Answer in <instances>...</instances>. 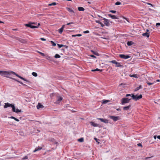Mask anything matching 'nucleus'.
Returning a JSON list of instances; mask_svg holds the SVG:
<instances>
[{"label": "nucleus", "mask_w": 160, "mask_h": 160, "mask_svg": "<svg viewBox=\"0 0 160 160\" xmlns=\"http://www.w3.org/2000/svg\"><path fill=\"white\" fill-rule=\"evenodd\" d=\"M11 74H13L15 75H16L17 77H18L20 78L23 80L27 82H29V81L27 80L24 78H23L20 76L18 74L16 73L15 72L13 71H11V72H8V71H1V75L7 78H8L11 79L10 77L8 76L10 75Z\"/></svg>", "instance_id": "obj_1"}, {"label": "nucleus", "mask_w": 160, "mask_h": 160, "mask_svg": "<svg viewBox=\"0 0 160 160\" xmlns=\"http://www.w3.org/2000/svg\"><path fill=\"white\" fill-rule=\"evenodd\" d=\"M131 99V98H123L121 100L120 104L121 105H124L125 103H128L129 102V101Z\"/></svg>", "instance_id": "obj_2"}, {"label": "nucleus", "mask_w": 160, "mask_h": 160, "mask_svg": "<svg viewBox=\"0 0 160 160\" xmlns=\"http://www.w3.org/2000/svg\"><path fill=\"white\" fill-rule=\"evenodd\" d=\"M98 16L99 17H101L102 18L100 20V21H102V20H104L103 22L105 25L108 27L110 25V24L109 23L110 21L109 20L105 18H103L99 15H98Z\"/></svg>", "instance_id": "obj_3"}, {"label": "nucleus", "mask_w": 160, "mask_h": 160, "mask_svg": "<svg viewBox=\"0 0 160 160\" xmlns=\"http://www.w3.org/2000/svg\"><path fill=\"white\" fill-rule=\"evenodd\" d=\"M131 97L132 99L135 101H137L139 100V99L142 98V95L140 94L139 96H137V95H135L133 94H132Z\"/></svg>", "instance_id": "obj_4"}, {"label": "nucleus", "mask_w": 160, "mask_h": 160, "mask_svg": "<svg viewBox=\"0 0 160 160\" xmlns=\"http://www.w3.org/2000/svg\"><path fill=\"white\" fill-rule=\"evenodd\" d=\"M109 62L115 64L116 67H123V66L120 63L114 60L110 61Z\"/></svg>", "instance_id": "obj_5"}, {"label": "nucleus", "mask_w": 160, "mask_h": 160, "mask_svg": "<svg viewBox=\"0 0 160 160\" xmlns=\"http://www.w3.org/2000/svg\"><path fill=\"white\" fill-rule=\"evenodd\" d=\"M62 99L63 98L62 97L59 96H57V100L54 103L56 104H59L61 101L62 100Z\"/></svg>", "instance_id": "obj_6"}, {"label": "nucleus", "mask_w": 160, "mask_h": 160, "mask_svg": "<svg viewBox=\"0 0 160 160\" xmlns=\"http://www.w3.org/2000/svg\"><path fill=\"white\" fill-rule=\"evenodd\" d=\"M66 9L71 13L72 16H75V12L72 9V8L68 7H67L66 8Z\"/></svg>", "instance_id": "obj_7"}, {"label": "nucleus", "mask_w": 160, "mask_h": 160, "mask_svg": "<svg viewBox=\"0 0 160 160\" xmlns=\"http://www.w3.org/2000/svg\"><path fill=\"white\" fill-rule=\"evenodd\" d=\"M119 56L121 58L125 59H127L131 57V56L128 55H125L124 54H120Z\"/></svg>", "instance_id": "obj_8"}, {"label": "nucleus", "mask_w": 160, "mask_h": 160, "mask_svg": "<svg viewBox=\"0 0 160 160\" xmlns=\"http://www.w3.org/2000/svg\"><path fill=\"white\" fill-rule=\"evenodd\" d=\"M109 118L112 119L113 121L116 122L118 120V117L114 116H110Z\"/></svg>", "instance_id": "obj_9"}, {"label": "nucleus", "mask_w": 160, "mask_h": 160, "mask_svg": "<svg viewBox=\"0 0 160 160\" xmlns=\"http://www.w3.org/2000/svg\"><path fill=\"white\" fill-rule=\"evenodd\" d=\"M97 119L98 120H99L101 122H104L105 123H108V120L104 118H97Z\"/></svg>", "instance_id": "obj_10"}, {"label": "nucleus", "mask_w": 160, "mask_h": 160, "mask_svg": "<svg viewBox=\"0 0 160 160\" xmlns=\"http://www.w3.org/2000/svg\"><path fill=\"white\" fill-rule=\"evenodd\" d=\"M12 104L9 103L8 102L5 103V105L4 106V108H6L8 107H11Z\"/></svg>", "instance_id": "obj_11"}, {"label": "nucleus", "mask_w": 160, "mask_h": 160, "mask_svg": "<svg viewBox=\"0 0 160 160\" xmlns=\"http://www.w3.org/2000/svg\"><path fill=\"white\" fill-rule=\"evenodd\" d=\"M89 123L91 126H92L94 127H99V124L93 122H89Z\"/></svg>", "instance_id": "obj_12"}, {"label": "nucleus", "mask_w": 160, "mask_h": 160, "mask_svg": "<svg viewBox=\"0 0 160 160\" xmlns=\"http://www.w3.org/2000/svg\"><path fill=\"white\" fill-rule=\"evenodd\" d=\"M131 107V105H129L128 106H125V107H123V109L124 111H128L129 109Z\"/></svg>", "instance_id": "obj_13"}, {"label": "nucleus", "mask_w": 160, "mask_h": 160, "mask_svg": "<svg viewBox=\"0 0 160 160\" xmlns=\"http://www.w3.org/2000/svg\"><path fill=\"white\" fill-rule=\"evenodd\" d=\"M108 16L110 17L112 19H118V17L114 15H112L110 14H108Z\"/></svg>", "instance_id": "obj_14"}, {"label": "nucleus", "mask_w": 160, "mask_h": 160, "mask_svg": "<svg viewBox=\"0 0 160 160\" xmlns=\"http://www.w3.org/2000/svg\"><path fill=\"white\" fill-rule=\"evenodd\" d=\"M142 35L143 37H146L147 38H149L150 36L149 32H146L142 34Z\"/></svg>", "instance_id": "obj_15"}, {"label": "nucleus", "mask_w": 160, "mask_h": 160, "mask_svg": "<svg viewBox=\"0 0 160 160\" xmlns=\"http://www.w3.org/2000/svg\"><path fill=\"white\" fill-rule=\"evenodd\" d=\"M44 106L39 103H38V105L37 106V108L38 109L40 108H42Z\"/></svg>", "instance_id": "obj_16"}, {"label": "nucleus", "mask_w": 160, "mask_h": 160, "mask_svg": "<svg viewBox=\"0 0 160 160\" xmlns=\"http://www.w3.org/2000/svg\"><path fill=\"white\" fill-rule=\"evenodd\" d=\"M42 149V148L38 147H37L35 148V150L33 151V152H35L37 151H39L41 150Z\"/></svg>", "instance_id": "obj_17"}, {"label": "nucleus", "mask_w": 160, "mask_h": 160, "mask_svg": "<svg viewBox=\"0 0 160 160\" xmlns=\"http://www.w3.org/2000/svg\"><path fill=\"white\" fill-rule=\"evenodd\" d=\"M134 44V43L132 41H128L127 43V45L128 46H131Z\"/></svg>", "instance_id": "obj_18"}, {"label": "nucleus", "mask_w": 160, "mask_h": 160, "mask_svg": "<svg viewBox=\"0 0 160 160\" xmlns=\"http://www.w3.org/2000/svg\"><path fill=\"white\" fill-rule=\"evenodd\" d=\"M38 26H33V25H32L31 24V26H30V28H38V26L39 25H40V23H38Z\"/></svg>", "instance_id": "obj_19"}, {"label": "nucleus", "mask_w": 160, "mask_h": 160, "mask_svg": "<svg viewBox=\"0 0 160 160\" xmlns=\"http://www.w3.org/2000/svg\"><path fill=\"white\" fill-rule=\"evenodd\" d=\"M59 48H61L62 47H65L66 48H68V47L66 45H64L63 44H57Z\"/></svg>", "instance_id": "obj_20"}, {"label": "nucleus", "mask_w": 160, "mask_h": 160, "mask_svg": "<svg viewBox=\"0 0 160 160\" xmlns=\"http://www.w3.org/2000/svg\"><path fill=\"white\" fill-rule=\"evenodd\" d=\"M49 140L52 142H53V143L55 144H58V142L55 141L54 139L53 138H51V139H50Z\"/></svg>", "instance_id": "obj_21"}, {"label": "nucleus", "mask_w": 160, "mask_h": 160, "mask_svg": "<svg viewBox=\"0 0 160 160\" xmlns=\"http://www.w3.org/2000/svg\"><path fill=\"white\" fill-rule=\"evenodd\" d=\"M78 11H84V10H85V9L84 8L82 7H78Z\"/></svg>", "instance_id": "obj_22"}, {"label": "nucleus", "mask_w": 160, "mask_h": 160, "mask_svg": "<svg viewBox=\"0 0 160 160\" xmlns=\"http://www.w3.org/2000/svg\"><path fill=\"white\" fill-rule=\"evenodd\" d=\"M142 88L141 85H139V87H137L135 89L134 91L135 92H136L138 90H139L140 88Z\"/></svg>", "instance_id": "obj_23"}, {"label": "nucleus", "mask_w": 160, "mask_h": 160, "mask_svg": "<svg viewBox=\"0 0 160 160\" xmlns=\"http://www.w3.org/2000/svg\"><path fill=\"white\" fill-rule=\"evenodd\" d=\"M9 118L14 119V120H15V121H16L18 122L19 121V120L18 119L15 118V117H14L13 116H12L10 117H9Z\"/></svg>", "instance_id": "obj_24"}, {"label": "nucleus", "mask_w": 160, "mask_h": 160, "mask_svg": "<svg viewBox=\"0 0 160 160\" xmlns=\"http://www.w3.org/2000/svg\"><path fill=\"white\" fill-rule=\"evenodd\" d=\"M34 24L33 22H29L28 24H25V26L28 27L30 28L31 24Z\"/></svg>", "instance_id": "obj_25"}, {"label": "nucleus", "mask_w": 160, "mask_h": 160, "mask_svg": "<svg viewBox=\"0 0 160 160\" xmlns=\"http://www.w3.org/2000/svg\"><path fill=\"white\" fill-rule=\"evenodd\" d=\"M44 57H45V58L46 59H47V60H51V59L52 58L51 57L49 56H48V55H45V56Z\"/></svg>", "instance_id": "obj_26"}, {"label": "nucleus", "mask_w": 160, "mask_h": 160, "mask_svg": "<svg viewBox=\"0 0 160 160\" xmlns=\"http://www.w3.org/2000/svg\"><path fill=\"white\" fill-rule=\"evenodd\" d=\"M91 52L94 55H95L97 56H99V54L98 53L96 52H95L93 50H91Z\"/></svg>", "instance_id": "obj_27"}, {"label": "nucleus", "mask_w": 160, "mask_h": 160, "mask_svg": "<svg viewBox=\"0 0 160 160\" xmlns=\"http://www.w3.org/2000/svg\"><path fill=\"white\" fill-rule=\"evenodd\" d=\"M11 108H12V111L13 112H16V108L15 107L14 104H12V106L11 107Z\"/></svg>", "instance_id": "obj_28"}, {"label": "nucleus", "mask_w": 160, "mask_h": 160, "mask_svg": "<svg viewBox=\"0 0 160 160\" xmlns=\"http://www.w3.org/2000/svg\"><path fill=\"white\" fill-rule=\"evenodd\" d=\"M91 71L92 72H95V71H99L101 72L102 71V70H100L98 68H96L95 69H92L91 70Z\"/></svg>", "instance_id": "obj_29"}, {"label": "nucleus", "mask_w": 160, "mask_h": 160, "mask_svg": "<svg viewBox=\"0 0 160 160\" xmlns=\"http://www.w3.org/2000/svg\"><path fill=\"white\" fill-rule=\"evenodd\" d=\"M55 58H59L61 57L58 54H56L54 56Z\"/></svg>", "instance_id": "obj_30"}, {"label": "nucleus", "mask_w": 160, "mask_h": 160, "mask_svg": "<svg viewBox=\"0 0 160 160\" xmlns=\"http://www.w3.org/2000/svg\"><path fill=\"white\" fill-rule=\"evenodd\" d=\"M82 36V34H78L76 35H72V37H80Z\"/></svg>", "instance_id": "obj_31"}, {"label": "nucleus", "mask_w": 160, "mask_h": 160, "mask_svg": "<svg viewBox=\"0 0 160 160\" xmlns=\"http://www.w3.org/2000/svg\"><path fill=\"white\" fill-rule=\"evenodd\" d=\"M63 29L62 28H60L59 29H58V32L60 34L62 33Z\"/></svg>", "instance_id": "obj_32"}, {"label": "nucleus", "mask_w": 160, "mask_h": 160, "mask_svg": "<svg viewBox=\"0 0 160 160\" xmlns=\"http://www.w3.org/2000/svg\"><path fill=\"white\" fill-rule=\"evenodd\" d=\"M129 76L131 77H133L135 78H138V77L136 74H133L132 75H130Z\"/></svg>", "instance_id": "obj_33"}, {"label": "nucleus", "mask_w": 160, "mask_h": 160, "mask_svg": "<svg viewBox=\"0 0 160 160\" xmlns=\"http://www.w3.org/2000/svg\"><path fill=\"white\" fill-rule=\"evenodd\" d=\"M78 141L80 142H82L84 141V139L83 138H82L79 139L78 140Z\"/></svg>", "instance_id": "obj_34"}, {"label": "nucleus", "mask_w": 160, "mask_h": 160, "mask_svg": "<svg viewBox=\"0 0 160 160\" xmlns=\"http://www.w3.org/2000/svg\"><path fill=\"white\" fill-rule=\"evenodd\" d=\"M56 5V3L55 2H53L49 4H48V6H55Z\"/></svg>", "instance_id": "obj_35"}, {"label": "nucleus", "mask_w": 160, "mask_h": 160, "mask_svg": "<svg viewBox=\"0 0 160 160\" xmlns=\"http://www.w3.org/2000/svg\"><path fill=\"white\" fill-rule=\"evenodd\" d=\"M32 75L34 76V77H37V73L35 72H33L32 73Z\"/></svg>", "instance_id": "obj_36"}, {"label": "nucleus", "mask_w": 160, "mask_h": 160, "mask_svg": "<svg viewBox=\"0 0 160 160\" xmlns=\"http://www.w3.org/2000/svg\"><path fill=\"white\" fill-rule=\"evenodd\" d=\"M22 112L21 110H19V109H17L16 110V112H16L17 113H18L19 112Z\"/></svg>", "instance_id": "obj_37"}, {"label": "nucleus", "mask_w": 160, "mask_h": 160, "mask_svg": "<svg viewBox=\"0 0 160 160\" xmlns=\"http://www.w3.org/2000/svg\"><path fill=\"white\" fill-rule=\"evenodd\" d=\"M50 42L51 43V44H52V46H56V44L53 41H50Z\"/></svg>", "instance_id": "obj_38"}, {"label": "nucleus", "mask_w": 160, "mask_h": 160, "mask_svg": "<svg viewBox=\"0 0 160 160\" xmlns=\"http://www.w3.org/2000/svg\"><path fill=\"white\" fill-rule=\"evenodd\" d=\"M38 52L41 55H42L43 56H45V54L43 53H42L41 52H40L39 51H38Z\"/></svg>", "instance_id": "obj_39"}, {"label": "nucleus", "mask_w": 160, "mask_h": 160, "mask_svg": "<svg viewBox=\"0 0 160 160\" xmlns=\"http://www.w3.org/2000/svg\"><path fill=\"white\" fill-rule=\"evenodd\" d=\"M121 3L119 2H117L115 3V5H121Z\"/></svg>", "instance_id": "obj_40"}, {"label": "nucleus", "mask_w": 160, "mask_h": 160, "mask_svg": "<svg viewBox=\"0 0 160 160\" xmlns=\"http://www.w3.org/2000/svg\"><path fill=\"white\" fill-rule=\"evenodd\" d=\"M11 79H13L18 82H19L20 83V81H19L18 80H17L16 79H15V78H11Z\"/></svg>", "instance_id": "obj_41"}, {"label": "nucleus", "mask_w": 160, "mask_h": 160, "mask_svg": "<svg viewBox=\"0 0 160 160\" xmlns=\"http://www.w3.org/2000/svg\"><path fill=\"white\" fill-rule=\"evenodd\" d=\"M108 101V100H104L103 101L102 103L103 104H105L107 103Z\"/></svg>", "instance_id": "obj_42"}, {"label": "nucleus", "mask_w": 160, "mask_h": 160, "mask_svg": "<svg viewBox=\"0 0 160 160\" xmlns=\"http://www.w3.org/2000/svg\"><path fill=\"white\" fill-rule=\"evenodd\" d=\"M110 12H112L113 13H115L116 12V11L111 10L110 11Z\"/></svg>", "instance_id": "obj_43"}, {"label": "nucleus", "mask_w": 160, "mask_h": 160, "mask_svg": "<svg viewBox=\"0 0 160 160\" xmlns=\"http://www.w3.org/2000/svg\"><path fill=\"white\" fill-rule=\"evenodd\" d=\"M144 3H145L146 4H148V5H150V6H151L152 7H153V5L152 4L150 3H149V2H144Z\"/></svg>", "instance_id": "obj_44"}, {"label": "nucleus", "mask_w": 160, "mask_h": 160, "mask_svg": "<svg viewBox=\"0 0 160 160\" xmlns=\"http://www.w3.org/2000/svg\"><path fill=\"white\" fill-rule=\"evenodd\" d=\"M95 22L96 23H98L99 24H100V23H101V22H100V21H99V20H96L95 21Z\"/></svg>", "instance_id": "obj_45"}, {"label": "nucleus", "mask_w": 160, "mask_h": 160, "mask_svg": "<svg viewBox=\"0 0 160 160\" xmlns=\"http://www.w3.org/2000/svg\"><path fill=\"white\" fill-rule=\"evenodd\" d=\"M83 33H89V31L88 30H87L83 32Z\"/></svg>", "instance_id": "obj_46"}, {"label": "nucleus", "mask_w": 160, "mask_h": 160, "mask_svg": "<svg viewBox=\"0 0 160 160\" xmlns=\"http://www.w3.org/2000/svg\"><path fill=\"white\" fill-rule=\"evenodd\" d=\"M147 84L148 85H152L153 83H151V82H147Z\"/></svg>", "instance_id": "obj_47"}, {"label": "nucleus", "mask_w": 160, "mask_h": 160, "mask_svg": "<svg viewBox=\"0 0 160 160\" xmlns=\"http://www.w3.org/2000/svg\"><path fill=\"white\" fill-rule=\"evenodd\" d=\"M131 96H132V94H127L125 95V96L126 97H129V96L131 97Z\"/></svg>", "instance_id": "obj_48"}, {"label": "nucleus", "mask_w": 160, "mask_h": 160, "mask_svg": "<svg viewBox=\"0 0 160 160\" xmlns=\"http://www.w3.org/2000/svg\"><path fill=\"white\" fill-rule=\"evenodd\" d=\"M156 26L157 27H158L159 26H160V23H157Z\"/></svg>", "instance_id": "obj_49"}, {"label": "nucleus", "mask_w": 160, "mask_h": 160, "mask_svg": "<svg viewBox=\"0 0 160 160\" xmlns=\"http://www.w3.org/2000/svg\"><path fill=\"white\" fill-rule=\"evenodd\" d=\"M28 158V157L27 156H25L22 159H23L24 160V159H27Z\"/></svg>", "instance_id": "obj_50"}, {"label": "nucleus", "mask_w": 160, "mask_h": 160, "mask_svg": "<svg viewBox=\"0 0 160 160\" xmlns=\"http://www.w3.org/2000/svg\"><path fill=\"white\" fill-rule=\"evenodd\" d=\"M90 56L93 58H96V57L93 55H91Z\"/></svg>", "instance_id": "obj_51"}, {"label": "nucleus", "mask_w": 160, "mask_h": 160, "mask_svg": "<svg viewBox=\"0 0 160 160\" xmlns=\"http://www.w3.org/2000/svg\"><path fill=\"white\" fill-rule=\"evenodd\" d=\"M40 40L43 41H45L46 40V39L43 38H40Z\"/></svg>", "instance_id": "obj_52"}, {"label": "nucleus", "mask_w": 160, "mask_h": 160, "mask_svg": "<svg viewBox=\"0 0 160 160\" xmlns=\"http://www.w3.org/2000/svg\"><path fill=\"white\" fill-rule=\"evenodd\" d=\"M74 22H69V23H67V25H70V24H74Z\"/></svg>", "instance_id": "obj_53"}, {"label": "nucleus", "mask_w": 160, "mask_h": 160, "mask_svg": "<svg viewBox=\"0 0 160 160\" xmlns=\"http://www.w3.org/2000/svg\"><path fill=\"white\" fill-rule=\"evenodd\" d=\"M100 24L101 25V26L102 27H104V25L102 22H101Z\"/></svg>", "instance_id": "obj_54"}, {"label": "nucleus", "mask_w": 160, "mask_h": 160, "mask_svg": "<svg viewBox=\"0 0 160 160\" xmlns=\"http://www.w3.org/2000/svg\"><path fill=\"white\" fill-rule=\"evenodd\" d=\"M20 83L23 86H26L25 84H23L22 82H21V81H20Z\"/></svg>", "instance_id": "obj_55"}, {"label": "nucleus", "mask_w": 160, "mask_h": 160, "mask_svg": "<svg viewBox=\"0 0 160 160\" xmlns=\"http://www.w3.org/2000/svg\"><path fill=\"white\" fill-rule=\"evenodd\" d=\"M94 139L96 140L97 142H98V141L99 140V139H98L96 138H94Z\"/></svg>", "instance_id": "obj_56"}, {"label": "nucleus", "mask_w": 160, "mask_h": 160, "mask_svg": "<svg viewBox=\"0 0 160 160\" xmlns=\"http://www.w3.org/2000/svg\"><path fill=\"white\" fill-rule=\"evenodd\" d=\"M138 145L139 146H142V144L141 143H139L138 144Z\"/></svg>", "instance_id": "obj_57"}, {"label": "nucleus", "mask_w": 160, "mask_h": 160, "mask_svg": "<svg viewBox=\"0 0 160 160\" xmlns=\"http://www.w3.org/2000/svg\"><path fill=\"white\" fill-rule=\"evenodd\" d=\"M65 25H63L62 27L61 28H62L63 29H64V28H65Z\"/></svg>", "instance_id": "obj_58"}, {"label": "nucleus", "mask_w": 160, "mask_h": 160, "mask_svg": "<svg viewBox=\"0 0 160 160\" xmlns=\"http://www.w3.org/2000/svg\"><path fill=\"white\" fill-rule=\"evenodd\" d=\"M157 138L160 140V135H158L157 137Z\"/></svg>", "instance_id": "obj_59"}, {"label": "nucleus", "mask_w": 160, "mask_h": 160, "mask_svg": "<svg viewBox=\"0 0 160 160\" xmlns=\"http://www.w3.org/2000/svg\"><path fill=\"white\" fill-rule=\"evenodd\" d=\"M157 138V137H156V136H154V138L155 139H156V138Z\"/></svg>", "instance_id": "obj_60"}, {"label": "nucleus", "mask_w": 160, "mask_h": 160, "mask_svg": "<svg viewBox=\"0 0 160 160\" xmlns=\"http://www.w3.org/2000/svg\"><path fill=\"white\" fill-rule=\"evenodd\" d=\"M116 110L117 111H120L121 110H120V108H117V109H116Z\"/></svg>", "instance_id": "obj_61"}, {"label": "nucleus", "mask_w": 160, "mask_h": 160, "mask_svg": "<svg viewBox=\"0 0 160 160\" xmlns=\"http://www.w3.org/2000/svg\"><path fill=\"white\" fill-rule=\"evenodd\" d=\"M160 80L159 79H158L156 81V82H160Z\"/></svg>", "instance_id": "obj_62"}, {"label": "nucleus", "mask_w": 160, "mask_h": 160, "mask_svg": "<svg viewBox=\"0 0 160 160\" xmlns=\"http://www.w3.org/2000/svg\"><path fill=\"white\" fill-rule=\"evenodd\" d=\"M146 31H147V32H149V31L148 29H147Z\"/></svg>", "instance_id": "obj_63"}, {"label": "nucleus", "mask_w": 160, "mask_h": 160, "mask_svg": "<svg viewBox=\"0 0 160 160\" xmlns=\"http://www.w3.org/2000/svg\"><path fill=\"white\" fill-rule=\"evenodd\" d=\"M125 19L128 21V19H127V18H125Z\"/></svg>", "instance_id": "obj_64"}]
</instances>
